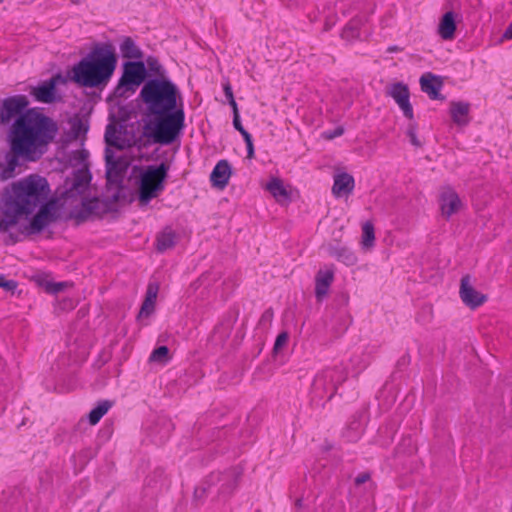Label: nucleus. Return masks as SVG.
Instances as JSON below:
<instances>
[{
  "instance_id": "obj_20",
  "label": "nucleus",
  "mask_w": 512,
  "mask_h": 512,
  "mask_svg": "<svg viewBox=\"0 0 512 512\" xmlns=\"http://www.w3.org/2000/svg\"><path fill=\"white\" fill-rule=\"evenodd\" d=\"M355 181L352 175L342 172L334 176L332 193L335 197L348 196L353 192Z\"/></svg>"
},
{
  "instance_id": "obj_33",
  "label": "nucleus",
  "mask_w": 512,
  "mask_h": 512,
  "mask_svg": "<svg viewBox=\"0 0 512 512\" xmlns=\"http://www.w3.org/2000/svg\"><path fill=\"white\" fill-rule=\"evenodd\" d=\"M146 63H147L149 71L153 75L156 76L154 79H167L165 77L166 71H165L164 67L160 64L159 60L156 57L149 56L146 59Z\"/></svg>"
},
{
  "instance_id": "obj_51",
  "label": "nucleus",
  "mask_w": 512,
  "mask_h": 512,
  "mask_svg": "<svg viewBox=\"0 0 512 512\" xmlns=\"http://www.w3.org/2000/svg\"><path fill=\"white\" fill-rule=\"evenodd\" d=\"M399 51H401V48H400V47H398V46H396V45L389 46V47L387 48V52H389V53L399 52Z\"/></svg>"
},
{
  "instance_id": "obj_24",
  "label": "nucleus",
  "mask_w": 512,
  "mask_h": 512,
  "mask_svg": "<svg viewBox=\"0 0 512 512\" xmlns=\"http://www.w3.org/2000/svg\"><path fill=\"white\" fill-rule=\"evenodd\" d=\"M241 471L238 468H232L225 473L219 474L220 481L222 482L220 486V491L223 494H230L238 485V480L241 477Z\"/></svg>"
},
{
  "instance_id": "obj_11",
  "label": "nucleus",
  "mask_w": 512,
  "mask_h": 512,
  "mask_svg": "<svg viewBox=\"0 0 512 512\" xmlns=\"http://www.w3.org/2000/svg\"><path fill=\"white\" fill-rule=\"evenodd\" d=\"M106 180L107 184L114 187H121L128 163L125 159L116 158L113 150L105 149Z\"/></svg>"
},
{
  "instance_id": "obj_8",
  "label": "nucleus",
  "mask_w": 512,
  "mask_h": 512,
  "mask_svg": "<svg viewBox=\"0 0 512 512\" xmlns=\"http://www.w3.org/2000/svg\"><path fill=\"white\" fill-rule=\"evenodd\" d=\"M27 96L19 94L7 97L0 102V125H6L28 110Z\"/></svg>"
},
{
  "instance_id": "obj_39",
  "label": "nucleus",
  "mask_w": 512,
  "mask_h": 512,
  "mask_svg": "<svg viewBox=\"0 0 512 512\" xmlns=\"http://www.w3.org/2000/svg\"><path fill=\"white\" fill-rule=\"evenodd\" d=\"M88 128L79 120L72 125V132L74 137L77 138L81 133H86Z\"/></svg>"
},
{
  "instance_id": "obj_48",
  "label": "nucleus",
  "mask_w": 512,
  "mask_h": 512,
  "mask_svg": "<svg viewBox=\"0 0 512 512\" xmlns=\"http://www.w3.org/2000/svg\"><path fill=\"white\" fill-rule=\"evenodd\" d=\"M228 103H229V105L231 106V108L233 110V117L236 114H239L238 106H237V103H236L235 99H232V100L228 101Z\"/></svg>"
},
{
  "instance_id": "obj_37",
  "label": "nucleus",
  "mask_w": 512,
  "mask_h": 512,
  "mask_svg": "<svg viewBox=\"0 0 512 512\" xmlns=\"http://www.w3.org/2000/svg\"><path fill=\"white\" fill-rule=\"evenodd\" d=\"M89 156V153L85 149L76 150L72 152V159L75 160L78 164L84 162Z\"/></svg>"
},
{
  "instance_id": "obj_10",
  "label": "nucleus",
  "mask_w": 512,
  "mask_h": 512,
  "mask_svg": "<svg viewBox=\"0 0 512 512\" xmlns=\"http://www.w3.org/2000/svg\"><path fill=\"white\" fill-rule=\"evenodd\" d=\"M147 76V69L142 61H127L123 64V74L119 79L116 92L122 88H131L142 84Z\"/></svg>"
},
{
  "instance_id": "obj_56",
  "label": "nucleus",
  "mask_w": 512,
  "mask_h": 512,
  "mask_svg": "<svg viewBox=\"0 0 512 512\" xmlns=\"http://www.w3.org/2000/svg\"><path fill=\"white\" fill-rule=\"evenodd\" d=\"M4 276L0 274V282L3 280Z\"/></svg>"
},
{
  "instance_id": "obj_34",
  "label": "nucleus",
  "mask_w": 512,
  "mask_h": 512,
  "mask_svg": "<svg viewBox=\"0 0 512 512\" xmlns=\"http://www.w3.org/2000/svg\"><path fill=\"white\" fill-rule=\"evenodd\" d=\"M150 361L166 363L170 359L169 349L167 346H159L153 350L150 355Z\"/></svg>"
},
{
  "instance_id": "obj_53",
  "label": "nucleus",
  "mask_w": 512,
  "mask_h": 512,
  "mask_svg": "<svg viewBox=\"0 0 512 512\" xmlns=\"http://www.w3.org/2000/svg\"><path fill=\"white\" fill-rule=\"evenodd\" d=\"M9 239L11 240L12 243H16L19 241V238L17 235L13 234V233H10L9 234Z\"/></svg>"
},
{
  "instance_id": "obj_41",
  "label": "nucleus",
  "mask_w": 512,
  "mask_h": 512,
  "mask_svg": "<svg viewBox=\"0 0 512 512\" xmlns=\"http://www.w3.org/2000/svg\"><path fill=\"white\" fill-rule=\"evenodd\" d=\"M344 133V129L343 127H336L334 130L332 131H327L324 133V137L328 140H332L336 137H339L341 136L342 134Z\"/></svg>"
},
{
  "instance_id": "obj_27",
  "label": "nucleus",
  "mask_w": 512,
  "mask_h": 512,
  "mask_svg": "<svg viewBox=\"0 0 512 512\" xmlns=\"http://www.w3.org/2000/svg\"><path fill=\"white\" fill-rule=\"evenodd\" d=\"M266 189L278 202H287L290 199V193L279 178H272L267 184Z\"/></svg>"
},
{
  "instance_id": "obj_52",
  "label": "nucleus",
  "mask_w": 512,
  "mask_h": 512,
  "mask_svg": "<svg viewBox=\"0 0 512 512\" xmlns=\"http://www.w3.org/2000/svg\"><path fill=\"white\" fill-rule=\"evenodd\" d=\"M281 1L284 2L287 6H290V5L299 3L300 0H281Z\"/></svg>"
},
{
  "instance_id": "obj_26",
  "label": "nucleus",
  "mask_w": 512,
  "mask_h": 512,
  "mask_svg": "<svg viewBox=\"0 0 512 512\" xmlns=\"http://www.w3.org/2000/svg\"><path fill=\"white\" fill-rule=\"evenodd\" d=\"M328 251L331 256L348 266L354 265L357 262L356 255L346 246H341L339 244L330 246Z\"/></svg>"
},
{
  "instance_id": "obj_13",
  "label": "nucleus",
  "mask_w": 512,
  "mask_h": 512,
  "mask_svg": "<svg viewBox=\"0 0 512 512\" xmlns=\"http://www.w3.org/2000/svg\"><path fill=\"white\" fill-rule=\"evenodd\" d=\"M459 295L462 302L471 309H476L487 300V296L477 291L469 274L464 275L460 281Z\"/></svg>"
},
{
  "instance_id": "obj_22",
  "label": "nucleus",
  "mask_w": 512,
  "mask_h": 512,
  "mask_svg": "<svg viewBox=\"0 0 512 512\" xmlns=\"http://www.w3.org/2000/svg\"><path fill=\"white\" fill-rule=\"evenodd\" d=\"M334 280V272L332 270H319L315 277V296L321 301L328 293L329 287Z\"/></svg>"
},
{
  "instance_id": "obj_49",
  "label": "nucleus",
  "mask_w": 512,
  "mask_h": 512,
  "mask_svg": "<svg viewBox=\"0 0 512 512\" xmlns=\"http://www.w3.org/2000/svg\"><path fill=\"white\" fill-rule=\"evenodd\" d=\"M504 38L506 39H512V23L507 27L503 34Z\"/></svg>"
},
{
  "instance_id": "obj_9",
  "label": "nucleus",
  "mask_w": 512,
  "mask_h": 512,
  "mask_svg": "<svg viewBox=\"0 0 512 512\" xmlns=\"http://www.w3.org/2000/svg\"><path fill=\"white\" fill-rule=\"evenodd\" d=\"M105 211V206L97 197H82L80 206L74 207L69 212V218L73 219L76 225H80L87 220L101 216Z\"/></svg>"
},
{
  "instance_id": "obj_38",
  "label": "nucleus",
  "mask_w": 512,
  "mask_h": 512,
  "mask_svg": "<svg viewBox=\"0 0 512 512\" xmlns=\"http://www.w3.org/2000/svg\"><path fill=\"white\" fill-rule=\"evenodd\" d=\"M288 341V334L286 332L280 333L274 343V351L281 349Z\"/></svg>"
},
{
  "instance_id": "obj_18",
  "label": "nucleus",
  "mask_w": 512,
  "mask_h": 512,
  "mask_svg": "<svg viewBox=\"0 0 512 512\" xmlns=\"http://www.w3.org/2000/svg\"><path fill=\"white\" fill-rule=\"evenodd\" d=\"M420 87L421 90L428 94L429 98L432 100H444L445 97L439 93L440 89L443 86L442 80L428 72L421 76L420 78Z\"/></svg>"
},
{
  "instance_id": "obj_28",
  "label": "nucleus",
  "mask_w": 512,
  "mask_h": 512,
  "mask_svg": "<svg viewBox=\"0 0 512 512\" xmlns=\"http://www.w3.org/2000/svg\"><path fill=\"white\" fill-rule=\"evenodd\" d=\"M176 244V233L171 228H165L156 239V247L159 252L171 249Z\"/></svg>"
},
{
  "instance_id": "obj_30",
  "label": "nucleus",
  "mask_w": 512,
  "mask_h": 512,
  "mask_svg": "<svg viewBox=\"0 0 512 512\" xmlns=\"http://www.w3.org/2000/svg\"><path fill=\"white\" fill-rule=\"evenodd\" d=\"M113 402L109 400H102L98 402L97 406L93 408L88 414V420L91 425H96L100 419L108 412L112 407Z\"/></svg>"
},
{
  "instance_id": "obj_1",
  "label": "nucleus",
  "mask_w": 512,
  "mask_h": 512,
  "mask_svg": "<svg viewBox=\"0 0 512 512\" xmlns=\"http://www.w3.org/2000/svg\"><path fill=\"white\" fill-rule=\"evenodd\" d=\"M139 98L145 105L143 135L154 143L172 144L185 126L180 90L169 79H149Z\"/></svg>"
},
{
  "instance_id": "obj_4",
  "label": "nucleus",
  "mask_w": 512,
  "mask_h": 512,
  "mask_svg": "<svg viewBox=\"0 0 512 512\" xmlns=\"http://www.w3.org/2000/svg\"><path fill=\"white\" fill-rule=\"evenodd\" d=\"M117 60L111 43H97L72 67L68 78L80 87L104 88L115 72Z\"/></svg>"
},
{
  "instance_id": "obj_40",
  "label": "nucleus",
  "mask_w": 512,
  "mask_h": 512,
  "mask_svg": "<svg viewBox=\"0 0 512 512\" xmlns=\"http://www.w3.org/2000/svg\"><path fill=\"white\" fill-rule=\"evenodd\" d=\"M17 286H18V283L16 281H14V280H6L5 277L0 282V287L1 288H3L6 291H11L12 293L15 291Z\"/></svg>"
},
{
  "instance_id": "obj_31",
  "label": "nucleus",
  "mask_w": 512,
  "mask_h": 512,
  "mask_svg": "<svg viewBox=\"0 0 512 512\" xmlns=\"http://www.w3.org/2000/svg\"><path fill=\"white\" fill-rule=\"evenodd\" d=\"M361 21L358 19H352L343 29L341 37L347 41L357 39L360 37L359 27Z\"/></svg>"
},
{
  "instance_id": "obj_3",
  "label": "nucleus",
  "mask_w": 512,
  "mask_h": 512,
  "mask_svg": "<svg viewBox=\"0 0 512 512\" xmlns=\"http://www.w3.org/2000/svg\"><path fill=\"white\" fill-rule=\"evenodd\" d=\"M58 131L55 120L35 108H30L11 125L9 144H13L18 154H24V160L35 162L48 151Z\"/></svg>"
},
{
  "instance_id": "obj_15",
  "label": "nucleus",
  "mask_w": 512,
  "mask_h": 512,
  "mask_svg": "<svg viewBox=\"0 0 512 512\" xmlns=\"http://www.w3.org/2000/svg\"><path fill=\"white\" fill-rule=\"evenodd\" d=\"M19 158L24 159V154H18L13 144H10L9 151L0 154V181L15 177L16 168L20 165Z\"/></svg>"
},
{
  "instance_id": "obj_6",
  "label": "nucleus",
  "mask_w": 512,
  "mask_h": 512,
  "mask_svg": "<svg viewBox=\"0 0 512 512\" xmlns=\"http://www.w3.org/2000/svg\"><path fill=\"white\" fill-rule=\"evenodd\" d=\"M347 373L341 366L328 367L316 374L311 386L313 399L327 397L331 400L338 387L346 380Z\"/></svg>"
},
{
  "instance_id": "obj_12",
  "label": "nucleus",
  "mask_w": 512,
  "mask_h": 512,
  "mask_svg": "<svg viewBox=\"0 0 512 512\" xmlns=\"http://www.w3.org/2000/svg\"><path fill=\"white\" fill-rule=\"evenodd\" d=\"M91 175L88 170H77L71 179L65 181V191L62 196L65 199L75 198L77 196L84 197V193L87 191Z\"/></svg>"
},
{
  "instance_id": "obj_46",
  "label": "nucleus",
  "mask_w": 512,
  "mask_h": 512,
  "mask_svg": "<svg viewBox=\"0 0 512 512\" xmlns=\"http://www.w3.org/2000/svg\"><path fill=\"white\" fill-rule=\"evenodd\" d=\"M223 90H224L225 97L227 98L228 101L234 99V95H233V91H232V87H231L230 83H226L223 86Z\"/></svg>"
},
{
  "instance_id": "obj_32",
  "label": "nucleus",
  "mask_w": 512,
  "mask_h": 512,
  "mask_svg": "<svg viewBox=\"0 0 512 512\" xmlns=\"http://www.w3.org/2000/svg\"><path fill=\"white\" fill-rule=\"evenodd\" d=\"M375 240L374 225L371 221H367L362 226V244L364 247H372Z\"/></svg>"
},
{
  "instance_id": "obj_7",
  "label": "nucleus",
  "mask_w": 512,
  "mask_h": 512,
  "mask_svg": "<svg viewBox=\"0 0 512 512\" xmlns=\"http://www.w3.org/2000/svg\"><path fill=\"white\" fill-rule=\"evenodd\" d=\"M37 209V212L32 216L29 223L20 229L22 234L27 236L39 234L60 218V207L55 199L48 197Z\"/></svg>"
},
{
  "instance_id": "obj_29",
  "label": "nucleus",
  "mask_w": 512,
  "mask_h": 512,
  "mask_svg": "<svg viewBox=\"0 0 512 512\" xmlns=\"http://www.w3.org/2000/svg\"><path fill=\"white\" fill-rule=\"evenodd\" d=\"M120 51L123 58L127 59H141L143 52L135 44L131 37H125L120 45Z\"/></svg>"
},
{
  "instance_id": "obj_43",
  "label": "nucleus",
  "mask_w": 512,
  "mask_h": 512,
  "mask_svg": "<svg viewBox=\"0 0 512 512\" xmlns=\"http://www.w3.org/2000/svg\"><path fill=\"white\" fill-rule=\"evenodd\" d=\"M65 283L58 282V283H51L47 285L46 290L50 293H58L64 289Z\"/></svg>"
},
{
  "instance_id": "obj_50",
  "label": "nucleus",
  "mask_w": 512,
  "mask_h": 512,
  "mask_svg": "<svg viewBox=\"0 0 512 512\" xmlns=\"http://www.w3.org/2000/svg\"><path fill=\"white\" fill-rule=\"evenodd\" d=\"M241 135L243 136L244 141H245L246 144L251 142V141H253L251 134L247 130L245 132H242Z\"/></svg>"
},
{
  "instance_id": "obj_36",
  "label": "nucleus",
  "mask_w": 512,
  "mask_h": 512,
  "mask_svg": "<svg viewBox=\"0 0 512 512\" xmlns=\"http://www.w3.org/2000/svg\"><path fill=\"white\" fill-rule=\"evenodd\" d=\"M407 136L409 137L410 142L413 146H415V147L422 146V143L420 142V140L418 139V137L416 135V125L415 124H410L408 126Z\"/></svg>"
},
{
  "instance_id": "obj_25",
  "label": "nucleus",
  "mask_w": 512,
  "mask_h": 512,
  "mask_svg": "<svg viewBox=\"0 0 512 512\" xmlns=\"http://www.w3.org/2000/svg\"><path fill=\"white\" fill-rule=\"evenodd\" d=\"M470 110L469 103L466 102H451L450 104V114L452 120L457 125H467L468 124V113Z\"/></svg>"
},
{
  "instance_id": "obj_21",
  "label": "nucleus",
  "mask_w": 512,
  "mask_h": 512,
  "mask_svg": "<svg viewBox=\"0 0 512 512\" xmlns=\"http://www.w3.org/2000/svg\"><path fill=\"white\" fill-rule=\"evenodd\" d=\"M158 292L159 284L157 282H150L147 286L145 299L141 305L138 318L149 317L154 312Z\"/></svg>"
},
{
  "instance_id": "obj_45",
  "label": "nucleus",
  "mask_w": 512,
  "mask_h": 512,
  "mask_svg": "<svg viewBox=\"0 0 512 512\" xmlns=\"http://www.w3.org/2000/svg\"><path fill=\"white\" fill-rule=\"evenodd\" d=\"M233 126L234 128L239 131L241 134L242 132H245L246 129L243 127L242 123H241V120H240V116L239 114H236L234 117H233Z\"/></svg>"
},
{
  "instance_id": "obj_57",
  "label": "nucleus",
  "mask_w": 512,
  "mask_h": 512,
  "mask_svg": "<svg viewBox=\"0 0 512 512\" xmlns=\"http://www.w3.org/2000/svg\"><path fill=\"white\" fill-rule=\"evenodd\" d=\"M3 0H0V2H2Z\"/></svg>"
},
{
  "instance_id": "obj_23",
  "label": "nucleus",
  "mask_w": 512,
  "mask_h": 512,
  "mask_svg": "<svg viewBox=\"0 0 512 512\" xmlns=\"http://www.w3.org/2000/svg\"><path fill=\"white\" fill-rule=\"evenodd\" d=\"M456 21L455 13L453 11L446 12L439 23L438 33L444 40H451L455 36Z\"/></svg>"
},
{
  "instance_id": "obj_14",
  "label": "nucleus",
  "mask_w": 512,
  "mask_h": 512,
  "mask_svg": "<svg viewBox=\"0 0 512 512\" xmlns=\"http://www.w3.org/2000/svg\"><path fill=\"white\" fill-rule=\"evenodd\" d=\"M386 94L394 99L402 110L404 116L409 120L414 117L413 107L410 103V91L408 86L403 82L393 83L387 90Z\"/></svg>"
},
{
  "instance_id": "obj_35",
  "label": "nucleus",
  "mask_w": 512,
  "mask_h": 512,
  "mask_svg": "<svg viewBox=\"0 0 512 512\" xmlns=\"http://www.w3.org/2000/svg\"><path fill=\"white\" fill-rule=\"evenodd\" d=\"M119 137L117 136L116 128L113 124H109L106 127L105 141L107 146H113L121 149L122 146L118 143Z\"/></svg>"
},
{
  "instance_id": "obj_54",
  "label": "nucleus",
  "mask_w": 512,
  "mask_h": 512,
  "mask_svg": "<svg viewBox=\"0 0 512 512\" xmlns=\"http://www.w3.org/2000/svg\"><path fill=\"white\" fill-rule=\"evenodd\" d=\"M296 506L301 507L302 506V499H298L296 501Z\"/></svg>"
},
{
  "instance_id": "obj_19",
  "label": "nucleus",
  "mask_w": 512,
  "mask_h": 512,
  "mask_svg": "<svg viewBox=\"0 0 512 512\" xmlns=\"http://www.w3.org/2000/svg\"><path fill=\"white\" fill-rule=\"evenodd\" d=\"M231 166L227 160H220L211 172L210 180L214 187L223 189L231 176Z\"/></svg>"
},
{
  "instance_id": "obj_16",
  "label": "nucleus",
  "mask_w": 512,
  "mask_h": 512,
  "mask_svg": "<svg viewBox=\"0 0 512 512\" xmlns=\"http://www.w3.org/2000/svg\"><path fill=\"white\" fill-rule=\"evenodd\" d=\"M439 203L442 215L447 219L457 213L462 206L458 194L450 187H446L441 191Z\"/></svg>"
},
{
  "instance_id": "obj_5",
  "label": "nucleus",
  "mask_w": 512,
  "mask_h": 512,
  "mask_svg": "<svg viewBox=\"0 0 512 512\" xmlns=\"http://www.w3.org/2000/svg\"><path fill=\"white\" fill-rule=\"evenodd\" d=\"M169 165L161 162L159 165H149L140 169L138 179V199L142 206L147 205L165 188Z\"/></svg>"
},
{
  "instance_id": "obj_17",
  "label": "nucleus",
  "mask_w": 512,
  "mask_h": 512,
  "mask_svg": "<svg viewBox=\"0 0 512 512\" xmlns=\"http://www.w3.org/2000/svg\"><path fill=\"white\" fill-rule=\"evenodd\" d=\"M61 75L57 74L37 87H32L30 94L39 102L52 103L55 99V87Z\"/></svg>"
},
{
  "instance_id": "obj_42",
  "label": "nucleus",
  "mask_w": 512,
  "mask_h": 512,
  "mask_svg": "<svg viewBox=\"0 0 512 512\" xmlns=\"http://www.w3.org/2000/svg\"><path fill=\"white\" fill-rule=\"evenodd\" d=\"M273 316H274V313H273V310L271 308L265 310L260 318V323L261 324H270L273 320Z\"/></svg>"
},
{
  "instance_id": "obj_44",
  "label": "nucleus",
  "mask_w": 512,
  "mask_h": 512,
  "mask_svg": "<svg viewBox=\"0 0 512 512\" xmlns=\"http://www.w3.org/2000/svg\"><path fill=\"white\" fill-rule=\"evenodd\" d=\"M370 474L368 472H364V473H360L356 478H355V484L357 486L361 485V484H364L366 483L367 481L370 480Z\"/></svg>"
},
{
  "instance_id": "obj_2",
  "label": "nucleus",
  "mask_w": 512,
  "mask_h": 512,
  "mask_svg": "<svg viewBox=\"0 0 512 512\" xmlns=\"http://www.w3.org/2000/svg\"><path fill=\"white\" fill-rule=\"evenodd\" d=\"M51 193L45 177L30 174L3 189L0 198V233H7L22 218H29Z\"/></svg>"
},
{
  "instance_id": "obj_55",
  "label": "nucleus",
  "mask_w": 512,
  "mask_h": 512,
  "mask_svg": "<svg viewBox=\"0 0 512 512\" xmlns=\"http://www.w3.org/2000/svg\"><path fill=\"white\" fill-rule=\"evenodd\" d=\"M329 28H330V25L328 23H326L325 27H324V30L327 31V30H329Z\"/></svg>"
},
{
  "instance_id": "obj_47",
  "label": "nucleus",
  "mask_w": 512,
  "mask_h": 512,
  "mask_svg": "<svg viewBox=\"0 0 512 512\" xmlns=\"http://www.w3.org/2000/svg\"><path fill=\"white\" fill-rule=\"evenodd\" d=\"M246 148H247V158L248 159L254 158V145H253V141L247 143L246 144Z\"/></svg>"
}]
</instances>
